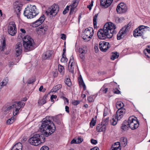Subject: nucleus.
Instances as JSON below:
<instances>
[{"instance_id": "f257e3e1", "label": "nucleus", "mask_w": 150, "mask_h": 150, "mask_svg": "<svg viewBox=\"0 0 150 150\" xmlns=\"http://www.w3.org/2000/svg\"><path fill=\"white\" fill-rule=\"evenodd\" d=\"M49 118L50 117H46L45 120L42 122L40 128L42 134H36L29 139L28 142L30 144L37 146L44 143L45 141L44 136L48 137L55 131V126Z\"/></svg>"}, {"instance_id": "f03ea898", "label": "nucleus", "mask_w": 150, "mask_h": 150, "mask_svg": "<svg viewBox=\"0 0 150 150\" xmlns=\"http://www.w3.org/2000/svg\"><path fill=\"white\" fill-rule=\"evenodd\" d=\"M116 28L114 24L109 22L104 25L103 29L99 30L97 33L98 38L100 39L105 40L112 37Z\"/></svg>"}, {"instance_id": "7ed1b4c3", "label": "nucleus", "mask_w": 150, "mask_h": 150, "mask_svg": "<svg viewBox=\"0 0 150 150\" xmlns=\"http://www.w3.org/2000/svg\"><path fill=\"white\" fill-rule=\"evenodd\" d=\"M25 105L24 102L21 101L16 102L15 104L11 106H4L3 107L2 110L3 112L6 114L8 113L9 111L12 109L15 108V110H14L13 113L14 116H16L18 113V111L20 109L23 107Z\"/></svg>"}, {"instance_id": "20e7f679", "label": "nucleus", "mask_w": 150, "mask_h": 150, "mask_svg": "<svg viewBox=\"0 0 150 150\" xmlns=\"http://www.w3.org/2000/svg\"><path fill=\"white\" fill-rule=\"evenodd\" d=\"M39 13L38 10L35 6L30 5L25 8L24 14L28 18H32L37 16Z\"/></svg>"}, {"instance_id": "39448f33", "label": "nucleus", "mask_w": 150, "mask_h": 150, "mask_svg": "<svg viewBox=\"0 0 150 150\" xmlns=\"http://www.w3.org/2000/svg\"><path fill=\"white\" fill-rule=\"evenodd\" d=\"M23 47L25 50L30 51L35 48V43L33 40L29 36L27 35L23 39Z\"/></svg>"}, {"instance_id": "423d86ee", "label": "nucleus", "mask_w": 150, "mask_h": 150, "mask_svg": "<svg viewBox=\"0 0 150 150\" xmlns=\"http://www.w3.org/2000/svg\"><path fill=\"white\" fill-rule=\"evenodd\" d=\"M94 34V31L91 27L86 28L82 33L81 37L86 42L89 41Z\"/></svg>"}, {"instance_id": "0eeeda50", "label": "nucleus", "mask_w": 150, "mask_h": 150, "mask_svg": "<svg viewBox=\"0 0 150 150\" xmlns=\"http://www.w3.org/2000/svg\"><path fill=\"white\" fill-rule=\"evenodd\" d=\"M125 108L118 109L116 112V116L111 120L110 122L113 125H115L118 120H120L123 116L125 113Z\"/></svg>"}, {"instance_id": "6e6552de", "label": "nucleus", "mask_w": 150, "mask_h": 150, "mask_svg": "<svg viewBox=\"0 0 150 150\" xmlns=\"http://www.w3.org/2000/svg\"><path fill=\"white\" fill-rule=\"evenodd\" d=\"M59 9V8L58 5L54 4L48 8L46 13L47 15L50 16V17L55 16L58 12Z\"/></svg>"}, {"instance_id": "1a4fd4ad", "label": "nucleus", "mask_w": 150, "mask_h": 150, "mask_svg": "<svg viewBox=\"0 0 150 150\" xmlns=\"http://www.w3.org/2000/svg\"><path fill=\"white\" fill-rule=\"evenodd\" d=\"M137 118L133 117H129L128 119V125L132 129L134 130L139 127V122L136 120Z\"/></svg>"}, {"instance_id": "9d476101", "label": "nucleus", "mask_w": 150, "mask_h": 150, "mask_svg": "<svg viewBox=\"0 0 150 150\" xmlns=\"http://www.w3.org/2000/svg\"><path fill=\"white\" fill-rule=\"evenodd\" d=\"M149 30V27L144 25H141L136 28L133 32V35L134 37L143 35L145 31V29Z\"/></svg>"}, {"instance_id": "9b49d317", "label": "nucleus", "mask_w": 150, "mask_h": 150, "mask_svg": "<svg viewBox=\"0 0 150 150\" xmlns=\"http://www.w3.org/2000/svg\"><path fill=\"white\" fill-rule=\"evenodd\" d=\"M130 25L128 24L122 28L117 35V39L120 40L127 35L129 29L130 28Z\"/></svg>"}, {"instance_id": "f8f14e48", "label": "nucleus", "mask_w": 150, "mask_h": 150, "mask_svg": "<svg viewBox=\"0 0 150 150\" xmlns=\"http://www.w3.org/2000/svg\"><path fill=\"white\" fill-rule=\"evenodd\" d=\"M8 33L11 36H14L16 33L17 28L15 23L10 22L8 25Z\"/></svg>"}, {"instance_id": "ddd939ff", "label": "nucleus", "mask_w": 150, "mask_h": 150, "mask_svg": "<svg viewBox=\"0 0 150 150\" xmlns=\"http://www.w3.org/2000/svg\"><path fill=\"white\" fill-rule=\"evenodd\" d=\"M127 10L126 5L123 3H121L117 5L116 10L119 13H122L126 12Z\"/></svg>"}, {"instance_id": "4468645a", "label": "nucleus", "mask_w": 150, "mask_h": 150, "mask_svg": "<svg viewBox=\"0 0 150 150\" xmlns=\"http://www.w3.org/2000/svg\"><path fill=\"white\" fill-rule=\"evenodd\" d=\"M22 4L18 1L15 2L14 4V11L18 18L20 17L21 11L22 9Z\"/></svg>"}, {"instance_id": "2eb2a0df", "label": "nucleus", "mask_w": 150, "mask_h": 150, "mask_svg": "<svg viewBox=\"0 0 150 150\" xmlns=\"http://www.w3.org/2000/svg\"><path fill=\"white\" fill-rule=\"evenodd\" d=\"M109 45L108 42L102 41L100 42L99 47L101 51L105 52L109 48Z\"/></svg>"}, {"instance_id": "dca6fc26", "label": "nucleus", "mask_w": 150, "mask_h": 150, "mask_svg": "<svg viewBox=\"0 0 150 150\" xmlns=\"http://www.w3.org/2000/svg\"><path fill=\"white\" fill-rule=\"evenodd\" d=\"M75 66V62L74 59V57L73 55H72L71 57L68 66V70L70 72L72 73H74V69Z\"/></svg>"}, {"instance_id": "f3484780", "label": "nucleus", "mask_w": 150, "mask_h": 150, "mask_svg": "<svg viewBox=\"0 0 150 150\" xmlns=\"http://www.w3.org/2000/svg\"><path fill=\"white\" fill-rule=\"evenodd\" d=\"M45 19V16L42 15L35 21L32 23L33 26V27H36L39 26L44 22Z\"/></svg>"}, {"instance_id": "a211bd4d", "label": "nucleus", "mask_w": 150, "mask_h": 150, "mask_svg": "<svg viewBox=\"0 0 150 150\" xmlns=\"http://www.w3.org/2000/svg\"><path fill=\"white\" fill-rule=\"evenodd\" d=\"M16 55L17 57L20 55L22 52V45L21 42H18L15 46Z\"/></svg>"}, {"instance_id": "6ab92c4d", "label": "nucleus", "mask_w": 150, "mask_h": 150, "mask_svg": "<svg viewBox=\"0 0 150 150\" xmlns=\"http://www.w3.org/2000/svg\"><path fill=\"white\" fill-rule=\"evenodd\" d=\"M113 0H100V5L105 8L109 6L112 4Z\"/></svg>"}, {"instance_id": "aec40b11", "label": "nucleus", "mask_w": 150, "mask_h": 150, "mask_svg": "<svg viewBox=\"0 0 150 150\" xmlns=\"http://www.w3.org/2000/svg\"><path fill=\"white\" fill-rule=\"evenodd\" d=\"M53 52L52 51L49 50L45 52L42 55V58L43 59H49L52 57Z\"/></svg>"}, {"instance_id": "412c9836", "label": "nucleus", "mask_w": 150, "mask_h": 150, "mask_svg": "<svg viewBox=\"0 0 150 150\" xmlns=\"http://www.w3.org/2000/svg\"><path fill=\"white\" fill-rule=\"evenodd\" d=\"M47 30V27H46L39 28L37 30V33L39 35H43L45 33Z\"/></svg>"}, {"instance_id": "4be33fe9", "label": "nucleus", "mask_w": 150, "mask_h": 150, "mask_svg": "<svg viewBox=\"0 0 150 150\" xmlns=\"http://www.w3.org/2000/svg\"><path fill=\"white\" fill-rule=\"evenodd\" d=\"M106 129V126L105 124L98 125L96 127V130L98 132H104Z\"/></svg>"}, {"instance_id": "5701e85b", "label": "nucleus", "mask_w": 150, "mask_h": 150, "mask_svg": "<svg viewBox=\"0 0 150 150\" xmlns=\"http://www.w3.org/2000/svg\"><path fill=\"white\" fill-rule=\"evenodd\" d=\"M22 144L21 143L18 142L12 147L11 150H22Z\"/></svg>"}, {"instance_id": "b1692460", "label": "nucleus", "mask_w": 150, "mask_h": 150, "mask_svg": "<svg viewBox=\"0 0 150 150\" xmlns=\"http://www.w3.org/2000/svg\"><path fill=\"white\" fill-rule=\"evenodd\" d=\"M8 79L6 78L4 79L0 83V88H2L4 86H6L8 82Z\"/></svg>"}, {"instance_id": "393cba45", "label": "nucleus", "mask_w": 150, "mask_h": 150, "mask_svg": "<svg viewBox=\"0 0 150 150\" xmlns=\"http://www.w3.org/2000/svg\"><path fill=\"white\" fill-rule=\"evenodd\" d=\"M62 87V85L61 84H58L53 87L51 90L52 92H56L58 91Z\"/></svg>"}, {"instance_id": "a878e982", "label": "nucleus", "mask_w": 150, "mask_h": 150, "mask_svg": "<svg viewBox=\"0 0 150 150\" xmlns=\"http://www.w3.org/2000/svg\"><path fill=\"white\" fill-rule=\"evenodd\" d=\"M129 127L128 124H127V122H125L122 124L121 129L123 131H126L128 130Z\"/></svg>"}, {"instance_id": "bb28decb", "label": "nucleus", "mask_w": 150, "mask_h": 150, "mask_svg": "<svg viewBox=\"0 0 150 150\" xmlns=\"http://www.w3.org/2000/svg\"><path fill=\"white\" fill-rule=\"evenodd\" d=\"M124 106L123 103L121 102H118L116 103V107L118 109L123 108Z\"/></svg>"}, {"instance_id": "cd10ccee", "label": "nucleus", "mask_w": 150, "mask_h": 150, "mask_svg": "<svg viewBox=\"0 0 150 150\" xmlns=\"http://www.w3.org/2000/svg\"><path fill=\"white\" fill-rule=\"evenodd\" d=\"M58 69L59 72L62 75L64 74V67L60 64L58 65Z\"/></svg>"}, {"instance_id": "c85d7f7f", "label": "nucleus", "mask_w": 150, "mask_h": 150, "mask_svg": "<svg viewBox=\"0 0 150 150\" xmlns=\"http://www.w3.org/2000/svg\"><path fill=\"white\" fill-rule=\"evenodd\" d=\"M144 54L148 58H150V49H145L144 50Z\"/></svg>"}, {"instance_id": "c756f323", "label": "nucleus", "mask_w": 150, "mask_h": 150, "mask_svg": "<svg viewBox=\"0 0 150 150\" xmlns=\"http://www.w3.org/2000/svg\"><path fill=\"white\" fill-rule=\"evenodd\" d=\"M119 56V54L117 52L115 53H113L111 55L110 58L112 60H114L115 59L117 58Z\"/></svg>"}, {"instance_id": "7c9ffc66", "label": "nucleus", "mask_w": 150, "mask_h": 150, "mask_svg": "<svg viewBox=\"0 0 150 150\" xmlns=\"http://www.w3.org/2000/svg\"><path fill=\"white\" fill-rule=\"evenodd\" d=\"M96 120H95L93 118H92L90 122V127L92 128L96 124Z\"/></svg>"}, {"instance_id": "2f4dec72", "label": "nucleus", "mask_w": 150, "mask_h": 150, "mask_svg": "<svg viewBox=\"0 0 150 150\" xmlns=\"http://www.w3.org/2000/svg\"><path fill=\"white\" fill-rule=\"evenodd\" d=\"M98 16V14H96L93 18V24L94 28H96V20Z\"/></svg>"}, {"instance_id": "473e14b6", "label": "nucleus", "mask_w": 150, "mask_h": 150, "mask_svg": "<svg viewBox=\"0 0 150 150\" xmlns=\"http://www.w3.org/2000/svg\"><path fill=\"white\" fill-rule=\"evenodd\" d=\"M65 84L69 87H70L71 85V80L69 78H67L66 79V80L65 81Z\"/></svg>"}, {"instance_id": "72a5a7b5", "label": "nucleus", "mask_w": 150, "mask_h": 150, "mask_svg": "<svg viewBox=\"0 0 150 150\" xmlns=\"http://www.w3.org/2000/svg\"><path fill=\"white\" fill-rule=\"evenodd\" d=\"M86 47H81L79 49V52L80 53L85 54L86 53Z\"/></svg>"}, {"instance_id": "f704fd0d", "label": "nucleus", "mask_w": 150, "mask_h": 150, "mask_svg": "<svg viewBox=\"0 0 150 150\" xmlns=\"http://www.w3.org/2000/svg\"><path fill=\"white\" fill-rule=\"evenodd\" d=\"M109 112V109L107 108H105L104 109L103 117H105L107 116Z\"/></svg>"}, {"instance_id": "c9c22d12", "label": "nucleus", "mask_w": 150, "mask_h": 150, "mask_svg": "<svg viewBox=\"0 0 150 150\" xmlns=\"http://www.w3.org/2000/svg\"><path fill=\"white\" fill-rule=\"evenodd\" d=\"M67 59L65 55L64 54H62V57L61 59V61L62 62H67Z\"/></svg>"}, {"instance_id": "e433bc0d", "label": "nucleus", "mask_w": 150, "mask_h": 150, "mask_svg": "<svg viewBox=\"0 0 150 150\" xmlns=\"http://www.w3.org/2000/svg\"><path fill=\"white\" fill-rule=\"evenodd\" d=\"M122 144L124 146H125L127 144V139L126 138L123 137L122 138Z\"/></svg>"}, {"instance_id": "4c0bfd02", "label": "nucleus", "mask_w": 150, "mask_h": 150, "mask_svg": "<svg viewBox=\"0 0 150 150\" xmlns=\"http://www.w3.org/2000/svg\"><path fill=\"white\" fill-rule=\"evenodd\" d=\"M78 5V3L76 1H74L73 2V4L72 5H69V8L70 7H72L74 8H76L77 6Z\"/></svg>"}, {"instance_id": "58836bf2", "label": "nucleus", "mask_w": 150, "mask_h": 150, "mask_svg": "<svg viewBox=\"0 0 150 150\" xmlns=\"http://www.w3.org/2000/svg\"><path fill=\"white\" fill-rule=\"evenodd\" d=\"M61 118L62 116L61 115H59L55 116L54 120L55 121H56L55 120H57V121H58V123H59L60 122V120L61 119Z\"/></svg>"}, {"instance_id": "ea45409f", "label": "nucleus", "mask_w": 150, "mask_h": 150, "mask_svg": "<svg viewBox=\"0 0 150 150\" xmlns=\"http://www.w3.org/2000/svg\"><path fill=\"white\" fill-rule=\"evenodd\" d=\"M14 122L13 117H11L10 119H8L7 121V124H10Z\"/></svg>"}, {"instance_id": "a19ab883", "label": "nucleus", "mask_w": 150, "mask_h": 150, "mask_svg": "<svg viewBox=\"0 0 150 150\" xmlns=\"http://www.w3.org/2000/svg\"><path fill=\"white\" fill-rule=\"evenodd\" d=\"M108 90V88H105V86H103L101 88L100 91L104 92L105 93L107 92Z\"/></svg>"}, {"instance_id": "79ce46f5", "label": "nucleus", "mask_w": 150, "mask_h": 150, "mask_svg": "<svg viewBox=\"0 0 150 150\" xmlns=\"http://www.w3.org/2000/svg\"><path fill=\"white\" fill-rule=\"evenodd\" d=\"M70 14L73 13L74 12H75L77 11L76 8L70 7Z\"/></svg>"}, {"instance_id": "37998d69", "label": "nucleus", "mask_w": 150, "mask_h": 150, "mask_svg": "<svg viewBox=\"0 0 150 150\" xmlns=\"http://www.w3.org/2000/svg\"><path fill=\"white\" fill-rule=\"evenodd\" d=\"M69 6H67L64 9V10L63 12V14H65L67 13L68 12L69 10Z\"/></svg>"}, {"instance_id": "c03bdc74", "label": "nucleus", "mask_w": 150, "mask_h": 150, "mask_svg": "<svg viewBox=\"0 0 150 150\" xmlns=\"http://www.w3.org/2000/svg\"><path fill=\"white\" fill-rule=\"evenodd\" d=\"M110 150H120V148L119 147V146L115 147L112 146Z\"/></svg>"}, {"instance_id": "a18cd8bd", "label": "nucleus", "mask_w": 150, "mask_h": 150, "mask_svg": "<svg viewBox=\"0 0 150 150\" xmlns=\"http://www.w3.org/2000/svg\"><path fill=\"white\" fill-rule=\"evenodd\" d=\"M38 103L40 105H42L46 103V101L44 99H42L39 100Z\"/></svg>"}, {"instance_id": "49530a36", "label": "nucleus", "mask_w": 150, "mask_h": 150, "mask_svg": "<svg viewBox=\"0 0 150 150\" xmlns=\"http://www.w3.org/2000/svg\"><path fill=\"white\" fill-rule=\"evenodd\" d=\"M78 81L79 84L80 85H82V84L84 83L83 81V79L82 78V77L81 76V77L79 79Z\"/></svg>"}, {"instance_id": "de8ad7c7", "label": "nucleus", "mask_w": 150, "mask_h": 150, "mask_svg": "<svg viewBox=\"0 0 150 150\" xmlns=\"http://www.w3.org/2000/svg\"><path fill=\"white\" fill-rule=\"evenodd\" d=\"M93 1H91L90 4L88 5L87 6V7L89 9V10H90L91 9L93 5Z\"/></svg>"}, {"instance_id": "09e8293b", "label": "nucleus", "mask_w": 150, "mask_h": 150, "mask_svg": "<svg viewBox=\"0 0 150 150\" xmlns=\"http://www.w3.org/2000/svg\"><path fill=\"white\" fill-rule=\"evenodd\" d=\"M113 91L114 93L115 94H119L120 93V91L117 88L114 89Z\"/></svg>"}, {"instance_id": "8fccbe9b", "label": "nucleus", "mask_w": 150, "mask_h": 150, "mask_svg": "<svg viewBox=\"0 0 150 150\" xmlns=\"http://www.w3.org/2000/svg\"><path fill=\"white\" fill-rule=\"evenodd\" d=\"M2 49L1 50L2 51H4V50L5 49V47H6V43L5 42V41H4L3 42H2Z\"/></svg>"}, {"instance_id": "3c124183", "label": "nucleus", "mask_w": 150, "mask_h": 150, "mask_svg": "<svg viewBox=\"0 0 150 150\" xmlns=\"http://www.w3.org/2000/svg\"><path fill=\"white\" fill-rule=\"evenodd\" d=\"M91 142L92 144H96L97 143V141L96 140L92 139L91 140Z\"/></svg>"}, {"instance_id": "603ef678", "label": "nucleus", "mask_w": 150, "mask_h": 150, "mask_svg": "<svg viewBox=\"0 0 150 150\" xmlns=\"http://www.w3.org/2000/svg\"><path fill=\"white\" fill-rule=\"evenodd\" d=\"M40 150H49V149L47 146H43L41 148Z\"/></svg>"}, {"instance_id": "864d4df0", "label": "nucleus", "mask_w": 150, "mask_h": 150, "mask_svg": "<svg viewBox=\"0 0 150 150\" xmlns=\"http://www.w3.org/2000/svg\"><path fill=\"white\" fill-rule=\"evenodd\" d=\"M79 103V101L78 100H74L72 103L74 105H78Z\"/></svg>"}, {"instance_id": "5fc2aeb1", "label": "nucleus", "mask_w": 150, "mask_h": 150, "mask_svg": "<svg viewBox=\"0 0 150 150\" xmlns=\"http://www.w3.org/2000/svg\"><path fill=\"white\" fill-rule=\"evenodd\" d=\"M87 99L88 101L89 102H92L93 101V97L91 96H89L88 97Z\"/></svg>"}, {"instance_id": "6e6d98bb", "label": "nucleus", "mask_w": 150, "mask_h": 150, "mask_svg": "<svg viewBox=\"0 0 150 150\" xmlns=\"http://www.w3.org/2000/svg\"><path fill=\"white\" fill-rule=\"evenodd\" d=\"M77 143H80L82 142L83 139L81 137H79L77 139Z\"/></svg>"}, {"instance_id": "4d7b16f0", "label": "nucleus", "mask_w": 150, "mask_h": 150, "mask_svg": "<svg viewBox=\"0 0 150 150\" xmlns=\"http://www.w3.org/2000/svg\"><path fill=\"white\" fill-rule=\"evenodd\" d=\"M61 38L63 40H65L66 39V35L64 34H62L61 35Z\"/></svg>"}, {"instance_id": "13d9d810", "label": "nucleus", "mask_w": 150, "mask_h": 150, "mask_svg": "<svg viewBox=\"0 0 150 150\" xmlns=\"http://www.w3.org/2000/svg\"><path fill=\"white\" fill-rule=\"evenodd\" d=\"M35 81V80L34 79H32V80L29 79L28 81L27 82V83L28 84H31V83H33Z\"/></svg>"}, {"instance_id": "bf43d9fd", "label": "nucleus", "mask_w": 150, "mask_h": 150, "mask_svg": "<svg viewBox=\"0 0 150 150\" xmlns=\"http://www.w3.org/2000/svg\"><path fill=\"white\" fill-rule=\"evenodd\" d=\"M57 98V96L56 95H52L50 98V99L51 100V101H53V99L54 98L55 99Z\"/></svg>"}, {"instance_id": "052dcab7", "label": "nucleus", "mask_w": 150, "mask_h": 150, "mask_svg": "<svg viewBox=\"0 0 150 150\" xmlns=\"http://www.w3.org/2000/svg\"><path fill=\"white\" fill-rule=\"evenodd\" d=\"M84 54H85L80 53L79 54L80 58L82 59H84Z\"/></svg>"}, {"instance_id": "680f3d73", "label": "nucleus", "mask_w": 150, "mask_h": 150, "mask_svg": "<svg viewBox=\"0 0 150 150\" xmlns=\"http://www.w3.org/2000/svg\"><path fill=\"white\" fill-rule=\"evenodd\" d=\"M65 111L67 112V113H69V107L67 106H66L65 107Z\"/></svg>"}, {"instance_id": "e2e57ef3", "label": "nucleus", "mask_w": 150, "mask_h": 150, "mask_svg": "<svg viewBox=\"0 0 150 150\" xmlns=\"http://www.w3.org/2000/svg\"><path fill=\"white\" fill-rule=\"evenodd\" d=\"M71 144L78 143L77 140L75 139H73L71 142Z\"/></svg>"}, {"instance_id": "0e129e2a", "label": "nucleus", "mask_w": 150, "mask_h": 150, "mask_svg": "<svg viewBox=\"0 0 150 150\" xmlns=\"http://www.w3.org/2000/svg\"><path fill=\"white\" fill-rule=\"evenodd\" d=\"M120 142H118L115 143L114 144V145H113L112 146H114V147L117 146L118 145V146H119V147H120Z\"/></svg>"}, {"instance_id": "69168bd1", "label": "nucleus", "mask_w": 150, "mask_h": 150, "mask_svg": "<svg viewBox=\"0 0 150 150\" xmlns=\"http://www.w3.org/2000/svg\"><path fill=\"white\" fill-rule=\"evenodd\" d=\"M52 74H53V76L54 77H56L57 76V72H55L54 71H53Z\"/></svg>"}, {"instance_id": "338daca9", "label": "nucleus", "mask_w": 150, "mask_h": 150, "mask_svg": "<svg viewBox=\"0 0 150 150\" xmlns=\"http://www.w3.org/2000/svg\"><path fill=\"white\" fill-rule=\"evenodd\" d=\"M108 120H109V117L107 118L106 119V120H105L104 122V124H105H105H106L108 123Z\"/></svg>"}, {"instance_id": "774afa93", "label": "nucleus", "mask_w": 150, "mask_h": 150, "mask_svg": "<svg viewBox=\"0 0 150 150\" xmlns=\"http://www.w3.org/2000/svg\"><path fill=\"white\" fill-rule=\"evenodd\" d=\"M91 150H99V149L98 147H95L94 148L91 149Z\"/></svg>"}]
</instances>
